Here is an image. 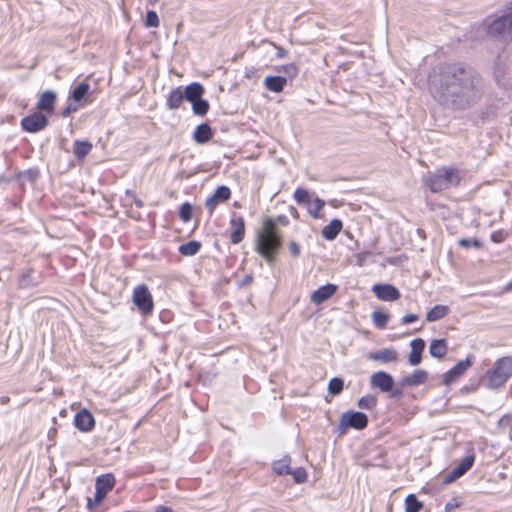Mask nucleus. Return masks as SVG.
Instances as JSON below:
<instances>
[{"label":"nucleus","instance_id":"obj_1","mask_svg":"<svg viewBox=\"0 0 512 512\" xmlns=\"http://www.w3.org/2000/svg\"><path fill=\"white\" fill-rule=\"evenodd\" d=\"M428 89L442 106L452 110H465L482 97L480 78L459 64H440L428 77Z\"/></svg>","mask_w":512,"mask_h":512},{"label":"nucleus","instance_id":"obj_2","mask_svg":"<svg viewBox=\"0 0 512 512\" xmlns=\"http://www.w3.org/2000/svg\"><path fill=\"white\" fill-rule=\"evenodd\" d=\"M280 247L281 241L277 232V226L271 219H266L263 222L262 228L257 233L255 250L269 264H272Z\"/></svg>","mask_w":512,"mask_h":512},{"label":"nucleus","instance_id":"obj_3","mask_svg":"<svg viewBox=\"0 0 512 512\" xmlns=\"http://www.w3.org/2000/svg\"><path fill=\"white\" fill-rule=\"evenodd\" d=\"M512 376V357L504 356L497 359L480 378V384L489 390L502 388Z\"/></svg>","mask_w":512,"mask_h":512},{"label":"nucleus","instance_id":"obj_4","mask_svg":"<svg viewBox=\"0 0 512 512\" xmlns=\"http://www.w3.org/2000/svg\"><path fill=\"white\" fill-rule=\"evenodd\" d=\"M461 176L458 169L442 167L425 179V184L432 192H441L460 183Z\"/></svg>","mask_w":512,"mask_h":512},{"label":"nucleus","instance_id":"obj_5","mask_svg":"<svg viewBox=\"0 0 512 512\" xmlns=\"http://www.w3.org/2000/svg\"><path fill=\"white\" fill-rule=\"evenodd\" d=\"M115 485V477L108 473L96 478L94 499L88 498L87 506L92 509L100 504Z\"/></svg>","mask_w":512,"mask_h":512},{"label":"nucleus","instance_id":"obj_6","mask_svg":"<svg viewBox=\"0 0 512 512\" xmlns=\"http://www.w3.org/2000/svg\"><path fill=\"white\" fill-rule=\"evenodd\" d=\"M368 424L367 416L362 412H345L340 418L338 429L341 434L345 433L348 428L357 430L364 429Z\"/></svg>","mask_w":512,"mask_h":512},{"label":"nucleus","instance_id":"obj_7","mask_svg":"<svg viewBox=\"0 0 512 512\" xmlns=\"http://www.w3.org/2000/svg\"><path fill=\"white\" fill-rule=\"evenodd\" d=\"M132 301L144 315L150 314L153 310L154 304L152 295L145 285H138L134 289Z\"/></svg>","mask_w":512,"mask_h":512},{"label":"nucleus","instance_id":"obj_8","mask_svg":"<svg viewBox=\"0 0 512 512\" xmlns=\"http://www.w3.org/2000/svg\"><path fill=\"white\" fill-rule=\"evenodd\" d=\"M48 124L47 118L40 112L33 113L22 119L21 125L25 131L38 132L43 130Z\"/></svg>","mask_w":512,"mask_h":512},{"label":"nucleus","instance_id":"obj_9","mask_svg":"<svg viewBox=\"0 0 512 512\" xmlns=\"http://www.w3.org/2000/svg\"><path fill=\"white\" fill-rule=\"evenodd\" d=\"M474 456H466L461 462L449 473L444 476L443 482L445 484H450L464 475L473 465Z\"/></svg>","mask_w":512,"mask_h":512},{"label":"nucleus","instance_id":"obj_10","mask_svg":"<svg viewBox=\"0 0 512 512\" xmlns=\"http://www.w3.org/2000/svg\"><path fill=\"white\" fill-rule=\"evenodd\" d=\"M372 291L382 301H395L400 297L398 289L389 284H376Z\"/></svg>","mask_w":512,"mask_h":512},{"label":"nucleus","instance_id":"obj_11","mask_svg":"<svg viewBox=\"0 0 512 512\" xmlns=\"http://www.w3.org/2000/svg\"><path fill=\"white\" fill-rule=\"evenodd\" d=\"M230 226V241L233 244H239L245 236V222L243 217L234 214L230 220Z\"/></svg>","mask_w":512,"mask_h":512},{"label":"nucleus","instance_id":"obj_12","mask_svg":"<svg viewBox=\"0 0 512 512\" xmlns=\"http://www.w3.org/2000/svg\"><path fill=\"white\" fill-rule=\"evenodd\" d=\"M231 191L227 186H219L215 192L206 200L205 206L212 213L219 203L230 198Z\"/></svg>","mask_w":512,"mask_h":512},{"label":"nucleus","instance_id":"obj_13","mask_svg":"<svg viewBox=\"0 0 512 512\" xmlns=\"http://www.w3.org/2000/svg\"><path fill=\"white\" fill-rule=\"evenodd\" d=\"M371 385L383 392H388L392 389L394 380L390 374L384 371H378L371 376Z\"/></svg>","mask_w":512,"mask_h":512},{"label":"nucleus","instance_id":"obj_14","mask_svg":"<svg viewBox=\"0 0 512 512\" xmlns=\"http://www.w3.org/2000/svg\"><path fill=\"white\" fill-rule=\"evenodd\" d=\"M472 362L469 358L459 361L453 368L444 374V383L450 385L462 376L465 371L471 366Z\"/></svg>","mask_w":512,"mask_h":512},{"label":"nucleus","instance_id":"obj_15","mask_svg":"<svg viewBox=\"0 0 512 512\" xmlns=\"http://www.w3.org/2000/svg\"><path fill=\"white\" fill-rule=\"evenodd\" d=\"M74 421L75 426L83 432L91 431L95 426V419L93 415L86 409L79 411L75 415Z\"/></svg>","mask_w":512,"mask_h":512},{"label":"nucleus","instance_id":"obj_16","mask_svg":"<svg viewBox=\"0 0 512 512\" xmlns=\"http://www.w3.org/2000/svg\"><path fill=\"white\" fill-rule=\"evenodd\" d=\"M337 291V286L334 284H326L319 287L311 294V302L318 305L332 297Z\"/></svg>","mask_w":512,"mask_h":512},{"label":"nucleus","instance_id":"obj_17","mask_svg":"<svg viewBox=\"0 0 512 512\" xmlns=\"http://www.w3.org/2000/svg\"><path fill=\"white\" fill-rule=\"evenodd\" d=\"M398 352L392 348H384L378 351L372 352L368 355L370 360L378 361L381 363H390L398 361Z\"/></svg>","mask_w":512,"mask_h":512},{"label":"nucleus","instance_id":"obj_18","mask_svg":"<svg viewBox=\"0 0 512 512\" xmlns=\"http://www.w3.org/2000/svg\"><path fill=\"white\" fill-rule=\"evenodd\" d=\"M487 31L491 35H501L504 33H510L509 28V17L508 14L498 17L495 20H493L488 26Z\"/></svg>","mask_w":512,"mask_h":512},{"label":"nucleus","instance_id":"obj_19","mask_svg":"<svg viewBox=\"0 0 512 512\" xmlns=\"http://www.w3.org/2000/svg\"><path fill=\"white\" fill-rule=\"evenodd\" d=\"M57 95L55 92L47 90L44 91L38 100L37 108L46 113H52L54 111Z\"/></svg>","mask_w":512,"mask_h":512},{"label":"nucleus","instance_id":"obj_20","mask_svg":"<svg viewBox=\"0 0 512 512\" xmlns=\"http://www.w3.org/2000/svg\"><path fill=\"white\" fill-rule=\"evenodd\" d=\"M411 352L408 357V362L412 366L420 364L422 360V352L425 348V342L421 338H417L410 343Z\"/></svg>","mask_w":512,"mask_h":512},{"label":"nucleus","instance_id":"obj_21","mask_svg":"<svg viewBox=\"0 0 512 512\" xmlns=\"http://www.w3.org/2000/svg\"><path fill=\"white\" fill-rule=\"evenodd\" d=\"M343 224L339 219L331 220L322 230V237L328 241L334 240L342 230Z\"/></svg>","mask_w":512,"mask_h":512},{"label":"nucleus","instance_id":"obj_22","mask_svg":"<svg viewBox=\"0 0 512 512\" xmlns=\"http://www.w3.org/2000/svg\"><path fill=\"white\" fill-rule=\"evenodd\" d=\"M287 83V79L282 76H267L264 79V86L272 92H282L285 85Z\"/></svg>","mask_w":512,"mask_h":512},{"label":"nucleus","instance_id":"obj_23","mask_svg":"<svg viewBox=\"0 0 512 512\" xmlns=\"http://www.w3.org/2000/svg\"><path fill=\"white\" fill-rule=\"evenodd\" d=\"M428 373L425 370L417 369L412 374L403 378L402 383L406 386H417L426 382Z\"/></svg>","mask_w":512,"mask_h":512},{"label":"nucleus","instance_id":"obj_24","mask_svg":"<svg viewBox=\"0 0 512 512\" xmlns=\"http://www.w3.org/2000/svg\"><path fill=\"white\" fill-rule=\"evenodd\" d=\"M183 93H184V98L187 101L192 103L202 97V95L204 93V88L200 83L194 82V83H191L188 86H186Z\"/></svg>","mask_w":512,"mask_h":512},{"label":"nucleus","instance_id":"obj_25","mask_svg":"<svg viewBox=\"0 0 512 512\" xmlns=\"http://www.w3.org/2000/svg\"><path fill=\"white\" fill-rule=\"evenodd\" d=\"M212 138V130L208 124H200L193 133V139L198 144H204Z\"/></svg>","mask_w":512,"mask_h":512},{"label":"nucleus","instance_id":"obj_26","mask_svg":"<svg viewBox=\"0 0 512 512\" xmlns=\"http://www.w3.org/2000/svg\"><path fill=\"white\" fill-rule=\"evenodd\" d=\"M184 99L183 90L180 87L174 88L167 97V106L171 110L178 109Z\"/></svg>","mask_w":512,"mask_h":512},{"label":"nucleus","instance_id":"obj_27","mask_svg":"<svg viewBox=\"0 0 512 512\" xmlns=\"http://www.w3.org/2000/svg\"><path fill=\"white\" fill-rule=\"evenodd\" d=\"M429 353L432 357L441 359L447 353V345L443 339H435L430 343Z\"/></svg>","mask_w":512,"mask_h":512},{"label":"nucleus","instance_id":"obj_28","mask_svg":"<svg viewBox=\"0 0 512 512\" xmlns=\"http://www.w3.org/2000/svg\"><path fill=\"white\" fill-rule=\"evenodd\" d=\"M92 144L88 141H75L73 146V153L79 161H83L85 157L91 152Z\"/></svg>","mask_w":512,"mask_h":512},{"label":"nucleus","instance_id":"obj_29","mask_svg":"<svg viewBox=\"0 0 512 512\" xmlns=\"http://www.w3.org/2000/svg\"><path fill=\"white\" fill-rule=\"evenodd\" d=\"M449 313V308L445 305H436L430 309L426 314V320L428 322H434L442 319Z\"/></svg>","mask_w":512,"mask_h":512},{"label":"nucleus","instance_id":"obj_30","mask_svg":"<svg viewBox=\"0 0 512 512\" xmlns=\"http://www.w3.org/2000/svg\"><path fill=\"white\" fill-rule=\"evenodd\" d=\"M290 463L291 460L288 456H285L273 463V470L278 475L289 474L290 473Z\"/></svg>","mask_w":512,"mask_h":512},{"label":"nucleus","instance_id":"obj_31","mask_svg":"<svg viewBox=\"0 0 512 512\" xmlns=\"http://www.w3.org/2000/svg\"><path fill=\"white\" fill-rule=\"evenodd\" d=\"M325 206V201L320 198H315L313 201H309L308 203V212L309 214L317 219L320 218V211Z\"/></svg>","mask_w":512,"mask_h":512},{"label":"nucleus","instance_id":"obj_32","mask_svg":"<svg viewBox=\"0 0 512 512\" xmlns=\"http://www.w3.org/2000/svg\"><path fill=\"white\" fill-rule=\"evenodd\" d=\"M200 249V243L197 241H190L188 243L182 244L179 247V252L184 256H193Z\"/></svg>","mask_w":512,"mask_h":512},{"label":"nucleus","instance_id":"obj_33","mask_svg":"<svg viewBox=\"0 0 512 512\" xmlns=\"http://www.w3.org/2000/svg\"><path fill=\"white\" fill-rule=\"evenodd\" d=\"M406 512H419L422 508V503L419 502L415 495L410 494L405 500Z\"/></svg>","mask_w":512,"mask_h":512},{"label":"nucleus","instance_id":"obj_34","mask_svg":"<svg viewBox=\"0 0 512 512\" xmlns=\"http://www.w3.org/2000/svg\"><path fill=\"white\" fill-rule=\"evenodd\" d=\"M192 109L194 114L203 116L209 110V103L201 97L196 101L192 102Z\"/></svg>","mask_w":512,"mask_h":512},{"label":"nucleus","instance_id":"obj_35","mask_svg":"<svg viewBox=\"0 0 512 512\" xmlns=\"http://www.w3.org/2000/svg\"><path fill=\"white\" fill-rule=\"evenodd\" d=\"M389 316L382 311H374L372 314L373 323L380 329L386 327Z\"/></svg>","mask_w":512,"mask_h":512},{"label":"nucleus","instance_id":"obj_36","mask_svg":"<svg viewBox=\"0 0 512 512\" xmlns=\"http://www.w3.org/2000/svg\"><path fill=\"white\" fill-rule=\"evenodd\" d=\"M90 85L86 82L80 83L73 91L72 97L76 102L81 101L88 93Z\"/></svg>","mask_w":512,"mask_h":512},{"label":"nucleus","instance_id":"obj_37","mask_svg":"<svg viewBox=\"0 0 512 512\" xmlns=\"http://www.w3.org/2000/svg\"><path fill=\"white\" fill-rule=\"evenodd\" d=\"M344 387V382L341 378L334 377L329 381L328 391L332 395H338Z\"/></svg>","mask_w":512,"mask_h":512},{"label":"nucleus","instance_id":"obj_38","mask_svg":"<svg viewBox=\"0 0 512 512\" xmlns=\"http://www.w3.org/2000/svg\"><path fill=\"white\" fill-rule=\"evenodd\" d=\"M376 397L372 395H366L359 399L358 406L361 409H372L376 406Z\"/></svg>","mask_w":512,"mask_h":512},{"label":"nucleus","instance_id":"obj_39","mask_svg":"<svg viewBox=\"0 0 512 512\" xmlns=\"http://www.w3.org/2000/svg\"><path fill=\"white\" fill-rule=\"evenodd\" d=\"M293 197L294 200L299 204H308L310 201L308 191L302 188L296 189Z\"/></svg>","mask_w":512,"mask_h":512},{"label":"nucleus","instance_id":"obj_40","mask_svg":"<svg viewBox=\"0 0 512 512\" xmlns=\"http://www.w3.org/2000/svg\"><path fill=\"white\" fill-rule=\"evenodd\" d=\"M192 210V206L189 203H183L179 209V217L184 222H188L192 218Z\"/></svg>","mask_w":512,"mask_h":512},{"label":"nucleus","instance_id":"obj_41","mask_svg":"<svg viewBox=\"0 0 512 512\" xmlns=\"http://www.w3.org/2000/svg\"><path fill=\"white\" fill-rule=\"evenodd\" d=\"M296 483H303L306 481L307 473L303 468H296L294 470L290 469V473Z\"/></svg>","mask_w":512,"mask_h":512},{"label":"nucleus","instance_id":"obj_42","mask_svg":"<svg viewBox=\"0 0 512 512\" xmlns=\"http://www.w3.org/2000/svg\"><path fill=\"white\" fill-rule=\"evenodd\" d=\"M145 24L147 27H158L159 26V17L155 11L147 12Z\"/></svg>","mask_w":512,"mask_h":512},{"label":"nucleus","instance_id":"obj_43","mask_svg":"<svg viewBox=\"0 0 512 512\" xmlns=\"http://www.w3.org/2000/svg\"><path fill=\"white\" fill-rule=\"evenodd\" d=\"M458 244L464 248H470V247L479 248V247H481V243L477 239H460L458 241Z\"/></svg>","mask_w":512,"mask_h":512},{"label":"nucleus","instance_id":"obj_44","mask_svg":"<svg viewBox=\"0 0 512 512\" xmlns=\"http://www.w3.org/2000/svg\"><path fill=\"white\" fill-rule=\"evenodd\" d=\"M458 506V500L456 498H452L445 504V512H452Z\"/></svg>","mask_w":512,"mask_h":512},{"label":"nucleus","instance_id":"obj_45","mask_svg":"<svg viewBox=\"0 0 512 512\" xmlns=\"http://www.w3.org/2000/svg\"><path fill=\"white\" fill-rule=\"evenodd\" d=\"M419 319V316L417 314H406L402 318L403 324H410L412 322H415Z\"/></svg>","mask_w":512,"mask_h":512},{"label":"nucleus","instance_id":"obj_46","mask_svg":"<svg viewBox=\"0 0 512 512\" xmlns=\"http://www.w3.org/2000/svg\"><path fill=\"white\" fill-rule=\"evenodd\" d=\"M289 250H290L291 254H292L293 256H295V257L299 256V254H300V247H299V245H298L297 243H295V242H291V243L289 244Z\"/></svg>","mask_w":512,"mask_h":512},{"label":"nucleus","instance_id":"obj_47","mask_svg":"<svg viewBox=\"0 0 512 512\" xmlns=\"http://www.w3.org/2000/svg\"><path fill=\"white\" fill-rule=\"evenodd\" d=\"M126 195L133 198V201L135 203V205L139 208L143 207V202L142 200L138 199L135 197L134 193L131 191V190H126Z\"/></svg>","mask_w":512,"mask_h":512},{"label":"nucleus","instance_id":"obj_48","mask_svg":"<svg viewBox=\"0 0 512 512\" xmlns=\"http://www.w3.org/2000/svg\"><path fill=\"white\" fill-rule=\"evenodd\" d=\"M156 512H174L172 508L164 505H160L156 507Z\"/></svg>","mask_w":512,"mask_h":512},{"label":"nucleus","instance_id":"obj_49","mask_svg":"<svg viewBox=\"0 0 512 512\" xmlns=\"http://www.w3.org/2000/svg\"><path fill=\"white\" fill-rule=\"evenodd\" d=\"M76 107H73L72 105H69L63 112H62V115L64 117H67L71 112H74L76 111Z\"/></svg>","mask_w":512,"mask_h":512},{"label":"nucleus","instance_id":"obj_50","mask_svg":"<svg viewBox=\"0 0 512 512\" xmlns=\"http://www.w3.org/2000/svg\"><path fill=\"white\" fill-rule=\"evenodd\" d=\"M8 402H9V397L4 396V397H1V398H0V403H1V404H6V403H8Z\"/></svg>","mask_w":512,"mask_h":512},{"label":"nucleus","instance_id":"obj_51","mask_svg":"<svg viewBox=\"0 0 512 512\" xmlns=\"http://www.w3.org/2000/svg\"><path fill=\"white\" fill-rule=\"evenodd\" d=\"M508 17H509V28H510V33H512V13L508 14Z\"/></svg>","mask_w":512,"mask_h":512},{"label":"nucleus","instance_id":"obj_52","mask_svg":"<svg viewBox=\"0 0 512 512\" xmlns=\"http://www.w3.org/2000/svg\"><path fill=\"white\" fill-rule=\"evenodd\" d=\"M158 1H159V0H149V2H150L151 4H155V3H157Z\"/></svg>","mask_w":512,"mask_h":512},{"label":"nucleus","instance_id":"obj_53","mask_svg":"<svg viewBox=\"0 0 512 512\" xmlns=\"http://www.w3.org/2000/svg\"><path fill=\"white\" fill-rule=\"evenodd\" d=\"M278 55H279L280 57H282V56H283V52H282V51H280V52L278 53Z\"/></svg>","mask_w":512,"mask_h":512},{"label":"nucleus","instance_id":"obj_54","mask_svg":"<svg viewBox=\"0 0 512 512\" xmlns=\"http://www.w3.org/2000/svg\"><path fill=\"white\" fill-rule=\"evenodd\" d=\"M511 285H512V283H511Z\"/></svg>","mask_w":512,"mask_h":512}]
</instances>
